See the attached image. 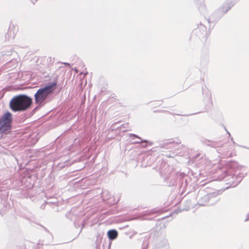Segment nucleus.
<instances>
[{"label": "nucleus", "instance_id": "obj_4", "mask_svg": "<svg viewBox=\"0 0 249 249\" xmlns=\"http://www.w3.org/2000/svg\"><path fill=\"white\" fill-rule=\"evenodd\" d=\"M18 31V27L13 24H11L9 25L7 34L9 36L14 37Z\"/></svg>", "mask_w": 249, "mask_h": 249}, {"label": "nucleus", "instance_id": "obj_3", "mask_svg": "<svg viewBox=\"0 0 249 249\" xmlns=\"http://www.w3.org/2000/svg\"><path fill=\"white\" fill-rule=\"evenodd\" d=\"M12 115L7 112L0 118V134H7L12 128Z\"/></svg>", "mask_w": 249, "mask_h": 249}, {"label": "nucleus", "instance_id": "obj_7", "mask_svg": "<svg viewBox=\"0 0 249 249\" xmlns=\"http://www.w3.org/2000/svg\"><path fill=\"white\" fill-rule=\"evenodd\" d=\"M38 0H31L33 3L35 4Z\"/></svg>", "mask_w": 249, "mask_h": 249}, {"label": "nucleus", "instance_id": "obj_2", "mask_svg": "<svg viewBox=\"0 0 249 249\" xmlns=\"http://www.w3.org/2000/svg\"><path fill=\"white\" fill-rule=\"evenodd\" d=\"M56 87V83L53 82L38 89L34 95L35 103L39 105H41L49 95L53 94Z\"/></svg>", "mask_w": 249, "mask_h": 249}, {"label": "nucleus", "instance_id": "obj_5", "mask_svg": "<svg viewBox=\"0 0 249 249\" xmlns=\"http://www.w3.org/2000/svg\"><path fill=\"white\" fill-rule=\"evenodd\" d=\"M107 235L110 239L113 240L117 238L118 232L115 230H110L108 231Z\"/></svg>", "mask_w": 249, "mask_h": 249}, {"label": "nucleus", "instance_id": "obj_1", "mask_svg": "<svg viewBox=\"0 0 249 249\" xmlns=\"http://www.w3.org/2000/svg\"><path fill=\"white\" fill-rule=\"evenodd\" d=\"M32 103L31 97L22 94L14 96L10 101L9 106L13 111H24L28 109Z\"/></svg>", "mask_w": 249, "mask_h": 249}, {"label": "nucleus", "instance_id": "obj_6", "mask_svg": "<svg viewBox=\"0 0 249 249\" xmlns=\"http://www.w3.org/2000/svg\"><path fill=\"white\" fill-rule=\"evenodd\" d=\"M221 9H222V12H226L227 11H228L230 9V6H228L227 7H226L225 8L224 7H223Z\"/></svg>", "mask_w": 249, "mask_h": 249}]
</instances>
